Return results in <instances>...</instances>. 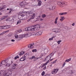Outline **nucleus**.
Listing matches in <instances>:
<instances>
[{"label":"nucleus","instance_id":"f257e3e1","mask_svg":"<svg viewBox=\"0 0 76 76\" xmlns=\"http://www.w3.org/2000/svg\"><path fill=\"white\" fill-rule=\"evenodd\" d=\"M57 4L59 5L60 7H63V6H64V5H67V3L66 2H57Z\"/></svg>","mask_w":76,"mask_h":76},{"label":"nucleus","instance_id":"f03ea898","mask_svg":"<svg viewBox=\"0 0 76 76\" xmlns=\"http://www.w3.org/2000/svg\"><path fill=\"white\" fill-rule=\"evenodd\" d=\"M33 28L31 27L30 29L31 31H36V30H39L40 28V26L39 25H37L36 27H33Z\"/></svg>","mask_w":76,"mask_h":76},{"label":"nucleus","instance_id":"7ed1b4c3","mask_svg":"<svg viewBox=\"0 0 76 76\" xmlns=\"http://www.w3.org/2000/svg\"><path fill=\"white\" fill-rule=\"evenodd\" d=\"M0 27L1 29H8V28H10V25H6L5 26H1Z\"/></svg>","mask_w":76,"mask_h":76},{"label":"nucleus","instance_id":"20e7f679","mask_svg":"<svg viewBox=\"0 0 76 76\" xmlns=\"http://www.w3.org/2000/svg\"><path fill=\"white\" fill-rule=\"evenodd\" d=\"M58 69H54L52 71L51 73L52 74L56 75V74L57 73V72H58Z\"/></svg>","mask_w":76,"mask_h":76},{"label":"nucleus","instance_id":"39448f33","mask_svg":"<svg viewBox=\"0 0 76 76\" xmlns=\"http://www.w3.org/2000/svg\"><path fill=\"white\" fill-rule=\"evenodd\" d=\"M53 56V53H52L50 54L47 57L45 58V60L48 59V60H49L51 58V57Z\"/></svg>","mask_w":76,"mask_h":76},{"label":"nucleus","instance_id":"423d86ee","mask_svg":"<svg viewBox=\"0 0 76 76\" xmlns=\"http://www.w3.org/2000/svg\"><path fill=\"white\" fill-rule=\"evenodd\" d=\"M6 60H5V61H2L1 63L0 62V67L6 64Z\"/></svg>","mask_w":76,"mask_h":76},{"label":"nucleus","instance_id":"0eeeda50","mask_svg":"<svg viewBox=\"0 0 76 76\" xmlns=\"http://www.w3.org/2000/svg\"><path fill=\"white\" fill-rule=\"evenodd\" d=\"M42 32L41 31H38V32H37L36 34H34L33 35H34V36H39V35H41L42 34Z\"/></svg>","mask_w":76,"mask_h":76},{"label":"nucleus","instance_id":"6e6552de","mask_svg":"<svg viewBox=\"0 0 76 76\" xmlns=\"http://www.w3.org/2000/svg\"><path fill=\"white\" fill-rule=\"evenodd\" d=\"M35 13H34L33 14V15L32 16V17L29 18L28 20V22H29L31 20V19H34V18H35Z\"/></svg>","mask_w":76,"mask_h":76},{"label":"nucleus","instance_id":"1a4fd4ad","mask_svg":"<svg viewBox=\"0 0 76 76\" xmlns=\"http://www.w3.org/2000/svg\"><path fill=\"white\" fill-rule=\"evenodd\" d=\"M25 13H26V15H29V16H31V17L32 16H34V13L33 14H32V13H30V12L28 11H26L25 12Z\"/></svg>","mask_w":76,"mask_h":76},{"label":"nucleus","instance_id":"9d476101","mask_svg":"<svg viewBox=\"0 0 76 76\" xmlns=\"http://www.w3.org/2000/svg\"><path fill=\"white\" fill-rule=\"evenodd\" d=\"M26 55V54L24 55V57L20 59V60L21 61H23L24 60H25V59H26V56H25Z\"/></svg>","mask_w":76,"mask_h":76},{"label":"nucleus","instance_id":"9b49d317","mask_svg":"<svg viewBox=\"0 0 76 76\" xmlns=\"http://www.w3.org/2000/svg\"><path fill=\"white\" fill-rule=\"evenodd\" d=\"M48 9H49V10H54L56 9V7L53 6L52 7V6H50V8H48Z\"/></svg>","mask_w":76,"mask_h":76},{"label":"nucleus","instance_id":"f8f14e48","mask_svg":"<svg viewBox=\"0 0 76 76\" xmlns=\"http://www.w3.org/2000/svg\"><path fill=\"white\" fill-rule=\"evenodd\" d=\"M37 1H39L38 3V6H40L41 5V4H42V2L40 0H37Z\"/></svg>","mask_w":76,"mask_h":76},{"label":"nucleus","instance_id":"ddd939ff","mask_svg":"<svg viewBox=\"0 0 76 76\" xmlns=\"http://www.w3.org/2000/svg\"><path fill=\"white\" fill-rule=\"evenodd\" d=\"M61 19H60V20L61 22H63L64 20V19H65V18L64 17H61Z\"/></svg>","mask_w":76,"mask_h":76},{"label":"nucleus","instance_id":"4468645a","mask_svg":"<svg viewBox=\"0 0 76 76\" xmlns=\"http://www.w3.org/2000/svg\"><path fill=\"white\" fill-rule=\"evenodd\" d=\"M31 28H30V27L26 28H25V30L26 31H31Z\"/></svg>","mask_w":76,"mask_h":76},{"label":"nucleus","instance_id":"2eb2a0df","mask_svg":"<svg viewBox=\"0 0 76 76\" xmlns=\"http://www.w3.org/2000/svg\"><path fill=\"white\" fill-rule=\"evenodd\" d=\"M67 13L66 12L60 13L59 14V15H66Z\"/></svg>","mask_w":76,"mask_h":76},{"label":"nucleus","instance_id":"dca6fc26","mask_svg":"<svg viewBox=\"0 0 76 76\" xmlns=\"http://www.w3.org/2000/svg\"><path fill=\"white\" fill-rule=\"evenodd\" d=\"M16 32H17V34H19V33H20L22 32V30L21 29H19L18 30H17L16 31Z\"/></svg>","mask_w":76,"mask_h":76},{"label":"nucleus","instance_id":"f3484780","mask_svg":"<svg viewBox=\"0 0 76 76\" xmlns=\"http://www.w3.org/2000/svg\"><path fill=\"white\" fill-rule=\"evenodd\" d=\"M8 62H9V61H8L7 62V64H6V66H7L8 67H10V64H8L10 63L9 62L8 63Z\"/></svg>","mask_w":76,"mask_h":76},{"label":"nucleus","instance_id":"a211bd4d","mask_svg":"<svg viewBox=\"0 0 76 76\" xmlns=\"http://www.w3.org/2000/svg\"><path fill=\"white\" fill-rule=\"evenodd\" d=\"M60 28H55V32H59Z\"/></svg>","mask_w":76,"mask_h":76},{"label":"nucleus","instance_id":"6ab92c4d","mask_svg":"<svg viewBox=\"0 0 76 76\" xmlns=\"http://www.w3.org/2000/svg\"><path fill=\"white\" fill-rule=\"evenodd\" d=\"M25 53V52L23 51H21L20 52V53L19 54V55L20 56L23 55V54H24Z\"/></svg>","mask_w":76,"mask_h":76},{"label":"nucleus","instance_id":"aec40b11","mask_svg":"<svg viewBox=\"0 0 76 76\" xmlns=\"http://www.w3.org/2000/svg\"><path fill=\"white\" fill-rule=\"evenodd\" d=\"M7 17H8V16H4L2 17V18H1L2 20H3V19H6V18H7Z\"/></svg>","mask_w":76,"mask_h":76},{"label":"nucleus","instance_id":"412c9836","mask_svg":"<svg viewBox=\"0 0 76 76\" xmlns=\"http://www.w3.org/2000/svg\"><path fill=\"white\" fill-rule=\"evenodd\" d=\"M6 7V5L4 6L2 8L0 7V9H1V10H3V9H5Z\"/></svg>","mask_w":76,"mask_h":76},{"label":"nucleus","instance_id":"4be33fe9","mask_svg":"<svg viewBox=\"0 0 76 76\" xmlns=\"http://www.w3.org/2000/svg\"><path fill=\"white\" fill-rule=\"evenodd\" d=\"M16 66V64H13V65L12 66V69H15L16 67H15V66Z\"/></svg>","mask_w":76,"mask_h":76},{"label":"nucleus","instance_id":"5701e85b","mask_svg":"<svg viewBox=\"0 0 76 76\" xmlns=\"http://www.w3.org/2000/svg\"><path fill=\"white\" fill-rule=\"evenodd\" d=\"M50 61V60H48V62H46V63H45V64H44L43 65V66H46V65H47V64H48V63H49L50 61Z\"/></svg>","mask_w":76,"mask_h":76},{"label":"nucleus","instance_id":"b1692460","mask_svg":"<svg viewBox=\"0 0 76 76\" xmlns=\"http://www.w3.org/2000/svg\"><path fill=\"white\" fill-rule=\"evenodd\" d=\"M58 19V17H57L55 20V24H57V20Z\"/></svg>","mask_w":76,"mask_h":76},{"label":"nucleus","instance_id":"393cba45","mask_svg":"<svg viewBox=\"0 0 76 76\" xmlns=\"http://www.w3.org/2000/svg\"><path fill=\"white\" fill-rule=\"evenodd\" d=\"M19 38H24V35H19Z\"/></svg>","mask_w":76,"mask_h":76},{"label":"nucleus","instance_id":"a878e982","mask_svg":"<svg viewBox=\"0 0 76 76\" xmlns=\"http://www.w3.org/2000/svg\"><path fill=\"white\" fill-rule=\"evenodd\" d=\"M31 35H32V34H31V33H28L27 34L28 37H31Z\"/></svg>","mask_w":76,"mask_h":76},{"label":"nucleus","instance_id":"bb28decb","mask_svg":"<svg viewBox=\"0 0 76 76\" xmlns=\"http://www.w3.org/2000/svg\"><path fill=\"white\" fill-rule=\"evenodd\" d=\"M19 58V56H17L14 58V59L15 60H16L17 58Z\"/></svg>","mask_w":76,"mask_h":76},{"label":"nucleus","instance_id":"cd10ccee","mask_svg":"<svg viewBox=\"0 0 76 76\" xmlns=\"http://www.w3.org/2000/svg\"><path fill=\"white\" fill-rule=\"evenodd\" d=\"M24 35V38L25 37V38H27L28 37V34H26L24 35Z\"/></svg>","mask_w":76,"mask_h":76},{"label":"nucleus","instance_id":"c85d7f7f","mask_svg":"<svg viewBox=\"0 0 76 76\" xmlns=\"http://www.w3.org/2000/svg\"><path fill=\"white\" fill-rule=\"evenodd\" d=\"M70 60H71V58H70L68 59H66L65 61V62L67 61V62H69V61H70Z\"/></svg>","mask_w":76,"mask_h":76},{"label":"nucleus","instance_id":"c756f323","mask_svg":"<svg viewBox=\"0 0 76 76\" xmlns=\"http://www.w3.org/2000/svg\"><path fill=\"white\" fill-rule=\"evenodd\" d=\"M32 52H37V50L36 49H33L32 50Z\"/></svg>","mask_w":76,"mask_h":76},{"label":"nucleus","instance_id":"7c9ffc66","mask_svg":"<svg viewBox=\"0 0 76 76\" xmlns=\"http://www.w3.org/2000/svg\"><path fill=\"white\" fill-rule=\"evenodd\" d=\"M30 45H31V48H33V45H34V43H33L32 44H31Z\"/></svg>","mask_w":76,"mask_h":76},{"label":"nucleus","instance_id":"2f4dec72","mask_svg":"<svg viewBox=\"0 0 76 76\" xmlns=\"http://www.w3.org/2000/svg\"><path fill=\"white\" fill-rule=\"evenodd\" d=\"M45 17H46V15H45L43 14L42 15V17L44 18H45Z\"/></svg>","mask_w":76,"mask_h":76},{"label":"nucleus","instance_id":"473e14b6","mask_svg":"<svg viewBox=\"0 0 76 76\" xmlns=\"http://www.w3.org/2000/svg\"><path fill=\"white\" fill-rule=\"evenodd\" d=\"M45 75V72L44 71H43L42 72V73L41 74V75L42 76H43Z\"/></svg>","mask_w":76,"mask_h":76},{"label":"nucleus","instance_id":"72a5a7b5","mask_svg":"<svg viewBox=\"0 0 76 76\" xmlns=\"http://www.w3.org/2000/svg\"><path fill=\"white\" fill-rule=\"evenodd\" d=\"M34 58H35V59H36V57H35V56H33L31 57V60H32V59Z\"/></svg>","mask_w":76,"mask_h":76},{"label":"nucleus","instance_id":"f704fd0d","mask_svg":"<svg viewBox=\"0 0 76 76\" xmlns=\"http://www.w3.org/2000/svg\"><path fill=\"white\" fill-rule=\"evenodd\" d=\"M61 41V40H59L57 42L58 43V44L59 45L60 44V42Z\"/></svg>","mask_w":76,"mask_h":76},{"label":"nucleus","instance_id":"c9c22d12","mask_svg":"<svg viewBox=\"0 0 76 76\" xmlns=\"http://www.w3.org/2000/svg\"><path fill=\"white\" fill-rule=\"evenodd\" d=\"M15 38H18V35L16 34L15 35Z\"/></svg>","mask_w":76,"mask_h":76},{"label":"nucleus","instance_id":"e433bc0d","mask_svg":"<svg viewBox=\"0 0 76 76\" xmlns=\"http://www.w3.org/2000/svg\"><path fill=\"white\" fill-rule=\"evenodd\" d=\"M31 44L29 45H28V47L29 48H32V47H31Z\"/></svg>","mask_w":76,"mask_h":76},{"label":"nucleus","instance_id":"4c0bfd02","mask_svg":"<svg viewBox=\"0 0 76 76\" xmlns=\"http://www.w3.org/2000/svg\"><path fill=\"white\" fill-rule=\"evenodd\" d=\"M74 73V72H73V70H72L71 71V74H73Z\"/></svg>","mask_w":76,"mask_h":76},{"label":"nucleus","instance_id":"58836bf2","mask_svg":"<svg viewBox=\"0 0 76 76\" xmlns=\"http://www.w3.org/2000/svg\"><path fill=\"white\" fill-rule=\"evenodd\" d=\"M56 61H57V60H56L55 61H53V62H52V64H53V63H55L56 62Z\"/></svg>","mask_w":76,"mask_h":76},{"label":"nucleus","instance_id":"ea45409f","mask_svg":"<svg viewBox=\"0 0 76 76\" xmlns=\"http://www.w3.org/2000/svg\"><path fill=\"white\" fill-rule=\"evenodd\" d=\"M10 11L9 12V13H11V12H12V9H10Z\"/></svg>","mask_w":76,"mask_h":76},{"label":"nucleus","instance_id":"a19ab883","mask_svg":"<svg viewBox=\"0 0 76 76\" xmlns=\"http://www.w3.org/2000/svg\"><path fill=\"white\" fill-rule=\"evenodd\" d=\"M53 37H52L51 38H50L49 39V40H50V41H51V40H53Z\"/></svg>","mask_w":76,"mask_h":76},{"label":"nucleus","instance_id":"79ce46f5","mask_svg":"<svg viewBox=\"0 0 76 76\" xmlns=\"http://www.w3.org/2000/svg\"><path fill=\"white\" fill-rule=\"evenodd\" d=\"M53 32H56V29H52Z\"/></svg>","mask_w":76,"mask_h":76},{"label":"nucleus","instance_id":"37998d69","mask_svg":"<svg viewBox=\"0 0 76 76\" xmlns=\"http://www.w3.org/2000/svg\"><path fill=\"white\" fill-rule=\"evenodd\" d=\"M12 34H8V36L9 37H11V36H12Z\"/></svg>","mask_w":76,"mask_h":76},{"label":"nucleus","instance_id":"c03bdc74","mask_svg":"<svg viewBox=\"0 0 76 76\" xmlns=\"http://www.w3.org/2000/svg\"><path fill=\"white\" fill-rule=\"evenodd\" d=\"M63 72H66V69H64L63 70Z\"/></svg>","mask_w":76,"mask_h":76},{"label":"nucleus","instance_id":"a18cd8bd","mask_svg":"<svg viewBox=\"0 0 76 76\" xmlns=\"http://www.w3.org/2000/svg\"><path fill=\"white\" fill-rule=\"evenodd\" d=\"M11 41H12V42H15V40L13 39H12L11 40Z\"/></svg>","mask_w":76,"mask_h":76},{"label":"nucleus","instance_id":"49530a36","mask_svg":"<svg viewBox=\"0 0 76 76\" xmlns=\"http://www.w3.org/2000/svg\"><path fill=\"white\" fill-rule=\"evenodd\" d=\"M24 76H28V74H25Z\"/></svg>","mask_w":76,"mask_h":76},{"label":"nucleus","instance_id":"de8ad7c7","mask_svg":"<svg viewBox=\"0 0 76 76\" xmlns=\"http://www.w3.org/2000/svg\"><path fill=\"white\" fill-rule=\"evenodd\" d=\"M42 56H43V54L41 53L40 55V56L42 57Z\"/></svg>","mask_w":76,"mask_h":76},{"label":"nucleus","instance_id":"09e8293b","mask_svg":"<svg viewBox=\"0 0 76 76\" xmlns=\"http://www.w3.org/2000/svg\"><path fill=\"white\" fill-rule=\"evenodd\" d=\"M3 35V33H1L0 34V36H1V35Z\"/></svg>","mask_w":76,"mask_h":76},{"label":"nucleus","instance_id":"8fccbe9b","mask_svg":"<svg viewBox=\"0 0 76 76\" xmlns=\"http://www.w3.org/2000/svg\"><path fill=\"white\" fill-rule=\"evenodd\" d=\"M74 2L75 4H76V0H74Z\"/></svg>","mask_w":76,"mask_h":76},{"label":"nucleus","instance_id":"3c124183","mask_svg":"<svg viewBox=\"0 0 76 76\" xmlns=\"http://www.w3.org/2000/svg\"><path fill=\"white\" fill-rule=\"evenodd\" d=\"M75 23H74L72 24V26H75Z\"/></svg>","mask_w":76,"mask_h":76},{"label":"nucleus","instance_id":"603ef678","mask_svg":"<svg viewBox=\"0 0 76 76\" xmlns=\"http://www.w3.org/2000/svg\"><path fill=\"white\" fill-rule=\"evenodd\" d=\"M18 23H20V22H21V21L20 20L18 21Z\"/></svg>","mask_w":76,"mask_h":76},{"label":"nucleus","instance_id":"864d4df0","mask_svg":"<svg viewBox=\"0 0 76 76\" xmlns=\"http://www.w3.org/2000/svg\"><path fill=\"white\" fill-rule=\"evenodd\" d=\"M44 76H50V75L48 74H46V75H45Z\"/></svg>","mask_w":76,"mask_h":76},{"label":"nucleus","instance_id":"5fc2aeb1","mask_svg":"<svg viewBox=\"0 0 76 76\" xmlns=\"http://www.w3.org/2000/svg\"><path fill=\"white\" fill-rule=\"evenodd\" d=\"M36 59H39V57H37V58H36Z\"/></svg>","mask_w":76,"mask_h":76},{"label":"nucleus","instance_id":"6e6d98bb","mask_svg":"<svg viewBox=\"0 0 76 76\" xmlns=\"http://www.w3.org/2000/svg\"><path fill=\"white\" fill-rule=\"evenodd\" d=\"M4 76H6L7 75V73H6L4 74Z\"/></svg>","mask_w":76,"mask_h":76},{"label":"nucleus","instance_id":"4d7b16f0","mask_svg":"<svg viewBox=\"0 0 76 76\" xmlns=\"http://www.w3.org/2000/svg\"><path fill=\"white\" fill-rule=\"evenodd\" d=\"M39 58H42V57L40 56V57H39Z\"/></svg>","mask_w":76,"mask_h":76},{"label":"nucleus","instance_id":"13d9d810","mask_svg":"<svg viewBox=\"0 0 76 76\" xmlns=\"http://www.w3.org/2000/svg\"><path fill=\"white\" fill-rule=\"evenodd\" d=\"M44 67V66L43 65H42V66L41 67L42 68H43Z\"/></svg>","mask_w":76,"mask_h":76},{"label":"nucleus","instance_id":"bf43d9fd","mask_svg":"<svg viewBox=\"0 0 76 76\" xmlns=\"http://www.w3.org/2000/svg\"><path fill=\"white\" fill-rule=\"evenodd\" d=\"M46 69V66H45V67L43 68V69Z\"/></svg>","mask_w":76,"mask_h":76},{"label":"nucleus","instance_id":"052dcab7","mask_svg":"<svg viewBox=\"0 0 76 76\" xmlns=\"http://www.w3.org/2000/svg\"><path fill=\"white\" fill-rule=\"evenodd\" d=\"M3 20L2 19H1V18H0V21H1V20Z\"/></svg>","mask_w":76,"mask_h":76},{"label":"nucleus","instance_id":"680f3d73","mask_svg":"<svg viewBox=\"0 0 76 76\" xmlns=\"http://www.w3.org/2000/svg\"><path fill=\"white\" fill-rule=\"evenodd\" d=\"M17 25H18V24H19V22L18 21L17 22Z\"/></svg>","mask_w":76,"mask_h":76},{"label":"nucleus","instance_id":"e2e57ef3","mask_svg":"<svg viewBox=\"0 0 76 76\" xmlns=\"http://www.w3.org/2000/svg\"><path fill=\"white\" fill-rule=\"evenodd\" d=\"M2 15V13L1 12H0V15Z\"/></svg>","mask_w":76,"mask_h":76},{"label":"nucleus","instance_id":"0e129e2a","mask_svg":"<svg viewBox=\"0 0 76 76\" xmlns=\"http://www.w3.org/2000/svg\"><path fill=\"white\" fill-rule=\"evenodd\" d=\"M52 60H53V59H51L50 60V61H51Z\"/></svg>","mask_w":76,"mask_h":76},{"label":"nucleus","instance_id":"69168bd1","mask_svg":"<svg viewBox=\"0 0 76 76\" xmlns=\"http://www.w3.org/2000/svg\"><path fill=\"white\" fill-rule=\"evenodd\" d=\"M52 60H53V59H51L50 60V61H51Z\"/></svg>","mask_w":76,"mask_h":76},{"label":"nucleus","instance_id":"338daca9","mask_svg":"<svg viewBox=\"0 0 76 76\" xmlns=\"http://www.w3.org/2000/svg\"><path fill=\"white\" fill-rule=\"evenodd\" d=\"M52 60H53V59H51L50 60V61H51Z\"/></svg>","mask_w":76,"mask_h":76},{"label":"nucleus","instance_id":"774afa93","mask_svg":"<svg viewBox=\"0 0 76 76\" xmlns=\"http://www.w3.org/2000/svg\"><path fill=\"white\" fill-rule=\"evenodd\" d=\"M19 17H22V15H20L19 16Z\"/></svg>","mask_w":76,"mask_h":76}]
</instances>
